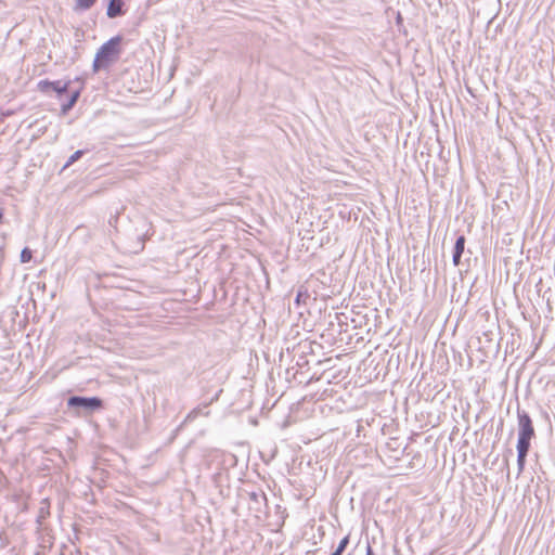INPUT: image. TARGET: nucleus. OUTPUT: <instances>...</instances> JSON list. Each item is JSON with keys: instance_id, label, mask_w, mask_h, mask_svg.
<instances>
[{"instance_id": "nucleus-18", "label": "nucleus", "mask_w": 555, "mask_h": 555, "mask_svg": "<svg viewBox=\"0 0 555 555\" xmlns=\"http://www.w3.org/2000/svg\"><path fill=\"white\" fill-rule=\"evenodd\" d=\"M335 551H337V552H338V553H340L341 555H343V553L345 552V550H344V548H340V547H338V546L336 547V550H335Z\"/></svg>"}, {"instance_id": "nucleus-10", "label": "nucleus", "mask_w": 555, "mask_h": 555, "mask_svg": "<svg viewBox=\"0 0 555 555\" xmlns=\"http://www.w3.org/2000/svg\"><path fill=\"white\" fill-rule=\"evenodd\" d=\"M98 0H76L75 10H89Z\"/></svg>"}, {"instance_id": "nucleus-5", "label": "nucleus", "mask_w": 555, "mask_h": 555, "mask_svg": "<svg viewBox=\"0 0 555 555\" xmlns=\"http://www.w3.org/2000/svg\"><path fill=\"white\" fill-rule=\"evenodd\" d=\"M465 242H466V240H465L464 235H460L455 241L453 257H452V261L455 267H457L461 263V258H462V255H463L464 248H465Z\"/></svg>"}, {"instance_id": "nucleus-17", "label": "nucleus", "mask_w": 555, "mask_h": 555, "mask_svg": "<svg viewBox=\"0 0 555 555\" xmlns=\"http://www.w3.org/2000/svg\"><path fill=\"white\" fill-rule=\"evenodd\" d=\"M365 555H375L370 543H367V545H366V553H365Z\"/></svg>"}, {"instance_id": "nucleus-14", "label": "nucleus", "mask_w": 555, "mask_h": 555, "mask_svg": "<svg viewBox=\"0 0 555 555\" xmlns=\"http://www.w3.org/2000/svg\"><path fill=\"white\" fill-rule=\"evenodd\" d=\"M349 544V535H346L343 538L338 544V547L344 548L346 551L347 546Z\"/></svg>"}, {"instance_id": "nucleus-7", "label": "nucleus", "mask_w": 555, "mask_h": 555, "mask_svg": "<svg viewBox=\"0 0 555 555\" xmlns=\"http://www.w3.org/2000/svg\"><path fill=\"white\" fill-rule=\"evenodd\" d=\"M249 499L254 503V506L250 508H255L258 512H260L261 505L267 503V496L263 492H250Z\"/></svg>"}, {"instance_id": "nucleus-4", "label": "nucleus", "mask_w": 555, "mask_h": 555, "mask_svg": "<svg viewBox=\"0 0 555 555\" xmlns=\"http://www.w3.org/2000/svg\"><path fill=\"white\" fill-rule=\"evenodd\" d=\"M69 81H49V80H41L38 83V88L42 92H50L53 91L57 94V96H62L64 93L68 91Z\"/></svg>"}, {"instance_id": "nucleus-8", "label": "nucleus", "mask_w": 555, "mask_h": 555, "mask_svg": "<svg viewBox=\"0 0 555 555\" xmlns=\"http://www.w3.org/2000/svg\"><path fill=\"white\" fill-rule=\"evenodd\" d=\"M517 448V466H518V474H520L524 470L525 464H526V457L528 455L529 449L528 447H519Z\"/></svg>"}, {"instance_id": "nucleus-3", "label": "nucleus", "mask_w": 555, "mask_h": 555, "mask_svg": "<svg viewBox=\"0 0 555 555\" xmlns=\"http://www.w3.org/2000/svg\"><path fill=\"white\" fill-rule=\"evenodd\" d=\"M68 408L83 410L86 412H93L102 408V400L98 397H79L73 396L67 400Z\"/></svg>"}, {"instance_id": "nucleus-2", "label": "nucleus", "mask_w": 555, "mask_h": 555, "mask_svg": "<svg viewBox=\"0 0 555 555\" xmlns=\"http://www.w3.org/2000/svg\"><path fill=\"white\" fill-rule=\"evenodd\" d=\"M517 418H518L517 446L530 448L531 439L534 438V436H535L532 420L526 411L520 410V409L517 410Z\"/></svg>"}, {"instance_id": "nucleus-6", "label": "nucleus", "mask_w": 555, "mask_h": 555, "mask_svg": "<svg viewBox=\"0 0 555 555\" xmlns=\"http://www.w3.org/2000/svg\"><path fill=\"white\" fill-rule=\"evenodd\" d=\"M124 2L122 0H111L107 7V16L111 18L120 16L124 14L122 11Z\"/></svg>"}, {"instance_id": "nucleus-16", "label": "nucleus", "mask_w": 555, "mask_h": 555, "mask_svg": "<svg viewBox=\"0 0 555 555\" xmlns=\"http://www.w3.org/2000/svg\"><path fill=\"white\" fill-rule=\"evenodd\" d=\"M79 98V91H74L69 96V102H73L75 105Z\"/></svg>"}, {"instance_id": "nucleus-9", "label": "nucleus", "mask_w": 555, "mask_h": 555, "mask_svg": "<svg viewBox=\"0 0 555 555\" xmlns=\"http://www.w3.org/2000/svg\"><path fill=\"white\" fill-rule=\"evenodd\" d=\"M50 504L47 499L42 500L41 506L38 512L37 521L42 524V521L50 515Z\"/></svg>"}, {"instance_id": "nucleus-19", "label": "nucleus", "mask_w": 555, "mask_h": 555, "mask_svg": "<svg viewBox=\"0 0 555 555\" xmlns=\"http://www.w3.org/2000/svg\"><path fill=\"white\" fill-rule=\"evenodd\" d=\"M331 555H341V554L338 553L337 551H334Z\"/></svg>"}, {"instance_id": "nucleus-13", "label": "nucleus", "mask_w": 555, "mask_h": 555, "mask_svg": "<svg viewBox=\"0 0 555 555\" xmlns=\"http://www.w3.org/2000/svg\"><path fill=\"white\" fill-rule=\"evenodd\" d=\"M197 416V411L196 410H193L191 411L186 417L184 418V421L182 422L181 426L185 425L186 423L189 422H192L195 417Z\"/></svg>"}, {"instance_id": "nucleus-15", "label": "nucleus", "mask_w": 555, "mask_h": 555, "mask_svg": "<svg viewBox=\"0 0 555 555\" xmlns=\"http://www.w3.org/2000/svg\"><path fill=\"white\" fill-rule=\"evenodd\" d=\"M73 106H74L73 102H69V100H68L66 103L62 104V112L65 114L69 109H72Z\"/></svg>"}, {"instance_id": "nucleus-1", "label": "nucleus", "mask_w": 555, "mask_h": 555, "mask_svg": "<svg viewBox=\"0 0 555 555\" xmlns=\"http://www.w3.org/2000/svg\"><path fill=\"white\" fill-rule=\"evenodd\" d=\"M121 36H115L101 46L93 61L94 72H99L103 67L109 66L119 59L121 54Z\"/></svg>"}, {"instance_id": "nucleus-12", "label": "nucleus", "mask_w": 555, "mask_h": 555, "mask_svg": "<svg viewBox=\"0 0 555 555\" xmlns=\"http://www.w3.org/2000/svg\"><path fill=\"white\" fill-rule=\"evenodd\" d=\"M31 258H33V251L28 247H25L21 251V262L22 263L29 262L31 260Z\"/></svg>"}, {"instance_id": "nucleus-11", "label": "nucleus", "mask_w": 555, "mask_h": 555, "mask_svg": "<svg viewBox=\"0 0 555 555\" xmlns=\"http://www.w3.org/2000/svg\"><path fill=\"white\" fill-rule=\"evenodd\" d=\"M85 154V151L83 150H78L76 151L74 154H72L69 156V158L67 159L66 164L64 165L63 169H66L68 168L69 166H72L74 163H76L78 159H80L82 157V155Z\"/></svg>"}]
</instances>
